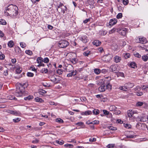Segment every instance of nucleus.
Here are the masks:
<instances>
[{
    "label": "nucleus",
    "mask_w": 148,
    "mask_h": 148,
    "mask_svg": "<svg viewBox=\"0 0 148 148\" xmlns=\"http://www.w3.org/2000/svg\"><path fill=\"white\" fill-rule=\"evenodd\" d=\"M18 10L17 6L12 4H10L6 8L4 15L7 16H10L14 18L18 15Z\"/></svg>",
    "instance_id": "obj_1"
},
{
    "label": "nucleus",
    "mask_w": 148,
    "mask_h": 148,
    "mask_svg": "<svg viewBox=\"0 0 148 148\" xmlns=\"http://www.w3.org/2000/svg\"><path fill=\"white\" fill-rule=\"evenodd\" d=\"M19 86H20L18 88H17L16 92L14 94V95L18 97H20L22 96L23 91L22 90L23 89H24L25 87H26L27 86V84L25 83L20 84Z\"/></svg>",
    "instance_id": "obj_2"
},
{
    "label": "nucleus",
    "mask_w": 148,
    "mask_h": 148,
    "mask_svg": "<svg viewBox=\"0 0 148 148\" xmlns=\"http://www.w3.org/2000/svg\"><path fill=\"white\" fill-rule=\"evenodd\" d=\"M69 44V42L66 40H62L60 41L58 46L61 48H64L66 47Z\"/></svg>",
    "instance_id": "obj_3"
},
{
    "label": "nucleus",
    "mask_w": 148,
    "mask_h": 148,
    "mask_svg": "<svg viewBox=\"0 0 148 148\" xmlns=\"http://www.w3.org/2000/svg\"><path fill=\"white\" fill-rule=\"evenodd\" d=\"M110 78V79H109V80H110L111 79L110 77H107L104 79H101L99 81V82H100L101 84H103L104 83V81H107L106 79H107L108 78ZM106 84H107V85H106V89L108 88L109 89H111L112 88V85L110 84L109 80L108 81V82L107 83H106Z\"/></svg>",
    "instance_id": "obj_4"
},
{
    "label": "nucleus",
    "mask_w": 148,
    "mask_h": 148,
    "mask_svg": "<svg viewBox=\"0 0 148 148\" xmlns=\"http://www.w3.org/2000/svg\"><path fill=\"white\" fill-rule=\"evenodd\" d=\"M135 112L132 110H129L127 111V115L129 117L130 120L132 121H134L135 119V117L133 116V115Z\"/></svg>",
    "instance_id": "obj_5"
},
{
    "label": "nucleus",
    "mask_w": 148,
    "mask_h": 148,
    "mask_svg": "<svg viewBox=\"0 0 148 148\" xmlns=\"http://www.w3.org/2000/svg\"><path fill=\"white\" fill-rule=\"evenodd\" d=\"M113 57V56L111 54H108L103 56L102 58L103 61L106 62H108L110 61Z\"/></svg>",
    "instance_id": "obj_6"
},
{
    "label": "nucleus",
    "mask_w": 148,
    "mask_h": 148,
    "mask_svg": "<svg viewBox=\"0 0 148 148\" xmlns=\"http://www.w3.org/2000/svg\"><path fill=\"white\" fill-rule=\"evenodd\" d=\"M57 76L55 75H50L49 77V78L51 81L55 83H58L59 80L56 78Z\"/></svg>",
    "instance_id": "obj_7"
},
{
    "label": "nucleus",
    "mask_w": 148,
    "mask_h": 148,
    "mask_svg": "<svg viewBox=\"0 0 148 148\" xmlns=\"http://www.w3.org/2000/svg\"><path fill=\"white\" fill-rule=\"evenodd\" d=\"M127 29L126 28H123L122 29H117V32H118L119 34H120L122 36H125L126 35V31Z\"/></svg>",
    "instance_id": "obj_8"
},
{
    "label": "nucleus",
    "mask_w": 148,
    "mask_h": 148,
    "mask_svg": "<svg viewBox=\"0 0 148 148\" xmlns=\"http://www.w3.org/2000/svg\"><path fill=\"white\" fill-rule=\"evenodd\" d=\"M145 124H142L140 123H138L136 125V128L141 130H143L145 128Z\"/></svg>",
    "instance_id": "obj_9"
},
{
    "label": "nucleus",
    "mask_w": 148,
    "mask_h": 148,
    "mask_svg": "<svg viewBox=\"0 0 148 148\" xmlns=\"http://www.w3.org/2000/svg\"><path fill=\"white\" fill-rule=\"evenodd\" d=\"M80 39L83 43H87L88 40V37L86 36H82L80 38Z\"/></svg>",
    "instance_id": "obj_10"
},
{
    "label": "nucleus",
    "mask_w": 148,
    "mask_h": 148,
    "mask_svg": "<svg viewBox=\"0 0 148 148\" xmlns=\"http://www.w3.org/2000/svg\"><path fill=\"white\" fill-rule=\"evenodd\" d=\"M75 125H77L78 126H80V127H79L77 129H79L80 128H84L85 125L84 123L82 122H79L75 124Z\"/></svg>",
    "instance_id": "obj_11"
},
{
    "label": "nucleus",
    "mask_w": 148,
    "mask_h": 148,
    "mask_svg": "<svg viewBox=\"0 0 148 148\" xmlns=\"http://www.w3.org/2000/svg\"><path fill=\"white\" fill-rule=\"evenodd\" d=\"M140 43L142 44H145L147 42V41L146 38H145L140 37L138 38Z\"/></svg>",
    "instance_id": "obj_12"
},
{
    "label": "nucleus",
    "mask_w": 148,
    "mask_h": 148,
    "mask_svg": "<svg viewBox=\"0 0 148 148\" xmlns=\"http://www.w3.org/2000/svg\"><path fill=\"white\" fill-rule=\"evenodd\" d=\"M125 84V86L126 87L127 90L130 88H132L134 86V84L133 83H128L126 84Z\"/></svg>",
    "instance_id": "obj_13"
},
{
    "label": "nucleus",
    "mask_w": 148,
    "mask_h": 148,
    "mask_svg": "<svg viewBox=\"0 0 148 148\" xmlns=\"http://www.w3.org/2000/svg\"><path fill=\"white\" fill-rule=\"evenodd\" d=\"M106 89V87L105 85L102 84L99 88V90L100 92H103Z\"/></svg>",
    "instance_id": "obj_14"
},
{
    "label": "nucleus",
    "mask_w": 148,
    "mask_h": 148,
    "mask_svg": "<svg viewBox=\"0 0 148 148\" xmlns=\"http://www.w3.org/2000/svg\"><path fill=\"white\" fill-rule=\"evenodd\" d=\"M121 60V57L116 56L114 58V61L116 63L119 62Z\"/></svg>",
    "instance_id": "obj_15"
},
{
    "label": "nucleus",
    "mask_w": 148,
    "mask_h": 148,
    "mask_svg": "<svg viewBox=\"0 0 148 148\" xmlns=\"http://www.w3.org/2000/svg\"><path fill=\"white\" fill-rule=\"evenodd\" d=\"M117 22V20L116 18H114L111 19L110 20L109 22V24L110 25H113L116 23Z\"/></svg>",
    "instance_id": "obj_16"
},
{
    "label": "nucleus",
    "mask_w": 148,
    "mask_h": 148,
    "mask_svg": "<svg viewBox=\"0 0 148 148\" xmlns=\"http://www.w3.org/2000/svg\"><path fill=\"white\" fill-rule=\"evenodd\" d=\"M117 67V65H113L110 66V69L111 70V71L115 72L116 71Z\"/></svg>",
    "instance_id": "obj_17"
},
{
    "label": "nucleus",
    "mask_w": 148,
    "mask_h": 148,
    "mask_svg": "<svg viewBox=\"0 0 148 148\" xmlns=\"http://www.w3.org/2000/svg\"><path fill=\"white\" fill-rule=\"evenodd\" d=\"M73 69V66L70 64L69 65L66 67V71L68 72H70L71 71H72Z\"/></svg>",
    "instance_id": "obj_18"
},
{
    "label": "nucleus",
    "mask_w": 148,
    "mask_h": 148,
    "mask_svg": "<svg viewBox=\"0 0 148 148\" xmlns=\"http://www.w3.org/2000/svg\"><path fill=\"white\" fill-rule=\"evenodd\" d=\"M7 112L8 113H10L16 116H18L19 115V113L16 111L8 110L7 111Z\"/></svg>",
    "instance_id": "obj_19"
},
{
    "label": "nucleus",
    "mask_w": 148,
    "mask_h": 148,
    "mask_svg": "<svg viewBox=\"0 0 148 148\" xmlns=\"http://www.w3.org/2000/svg\"><path fill=\"white\" fill-rule=\"evenodd\" d=\"M101 42L98 40H95L93 42V45L96 46H99L101 45Z\"/></svg>",
    "instance_id": "obj_20"
},
{
    "label": "nucleus",
    "mask_w": 148,
    "mask_h": 148,
    "mask_svg": "<svg viewBox=\"0 0 148 148\" xmlns=\"http://www.w3.org/2000/svg\"><path fill=\"white\" fill-rule=\"evenodd\" d=\"M33 96L32 95H29L27 97L24 98V100L25 101H30L33 99Z\"/></svg>",
    "instance_id": "obj_21"
},
{
    "label": "nucleus",
    "mask_w": 148,
    "mask_h": 148,
    "mask_svg": "<svg viewBox=\"0 0 148 148\" xmlns=\"http://www.w3.org/2000/svg\"><path fill=\"white\" fill-rule=\"evenodd\" d=\"M8 45L9 47L11 48L14 45V43L12 40H10L8 42Z\"/></svg>",
    "instance_id": "obj_22"
},
{
    "label": "nucleus",
    "mask_w": 148,
    "mask_h": 148,
    "mask_svg": "<svg viewBox=\"0 0 148 148\" xmlns=\"http://www.w3.org/2000/svg\"><path fill=\"white\" fill-rule=\"evenodd\" d=\"M77 74V72L75 71H72L71 73H70L69 74H68L67 75V76L68 77H71L73 75H76Z\"/></svg>",
    "instance_id": "obj_23"
},
{
    "label": "nucleus",
    "mask_w": 148,
    "mask_h": 148,
    "mask_svg": "<svg viewBox=\"0 0 148 148\" xmlns=\"http://www.w3.org/2000/svg\"><path fill=\"white\" fill-rule=\"evenodd\" d=\"M15 51L16 53L17 54H19L21 52V50L20 48L18 47H15Z\"/></svg>",
    "instance_id": "obj_24"
},
{
    "label": "nucleus",
    "mask_w": 148,
    "mask_h": 148,
    "mask_svg": "<svg viewBox=\"0 0 148 148\" xmlns=\"http://www.w3.org/2000/svg\"><path fill=\"white\" fill-rule=\"evenodd\" d=\"M62 7L64 10L66 9L65 6H64L63 3H61L58 6V8L57 9V10L58 11V10L62 8Z\"/></svg>",
    "instance_id": "obj_25"
},
{
    "label": "nucleus",
    "mask_w": 148,
    "mask_h": 148,
    "mask_svg": "<svg viewBox=\"0 0 148 148\" xmlns=\"http://www.w3.org/2000/svg\"><path fill=\"white\" fill-rule=\"evenodd\" d=\"M7 98L8 99L16 100L17 99L13 95H10L7 96Z\"/></svg>",
    "instance_id": "obj_26"
},
{
    "label": "nucleus",
    "mask_w": 148,
    "mask_h": 148,
    "mask_svg": "<svg viewBox=\"0 0 148 148\" xmlns=\"http://www.w3.org/2000/svg\"><path fill=\"white\" fill-rule=\"evenodd\" d=\"M109 109L111 111H115L116 108L114 105H111L109 107Z\"/></svg>",
    "instance_id": "obj_27"
},
{
    "label": "nucleus",
    "mask_w": 148,
    "mask_h": 148,
    "mask_svg": "<svg viewBox=\"0 0 148 148\" xmlns=\"http://www.w3.org/2000/svg\"><path fill=\"white\" fill-rule=\"evenodd\" d=\"M92 113V112L91 111L88 110L85 112H82L81 114L83 115H87L91 114Z\"/></svg>",
    "instance_id": "obj_28"
},
{
    "label": "nucleus",
    "mask_w": 148,
    "mask_h": 148,
    "mask_svg": "<svg viewBox=\"0 0 148 148\" xmlns=\"http://www.w3.org/2000/svg\"><path fill=\"white\" fill-rule=\"evenodd\" d=\"M66 9L64 10V9L62 7V8L59 9L58 10V11L59 13L60 12L62 13L63 14H64L65 13V11L67 10V8L66 6H65Z\"/></svg>",
    "instance_id": "obj_29"
},
{
    "label": "nucleus",
    "mask_w": 148,
    "mask_h": 148,
    "mask_svg": "<svg viewBox=\"0 0 148 148\" xmlns=\"http://www.w3.org/2000/svg\"><path fill=\"white\" fill-rule=\"evenodd\" d=\"M56 121L60 123H62L64 122L63 120L60 118H57L56 119Z\"/></svg>",
    "instance_id": "obj_30"
},
{
    "label": "nucleus",
    "mask_w": 148,
    "mask_h": 148,
    "mask_svg": "<svg viewBox=\"0 0 148 148\" xmlns=\"http://www.w3.org/2000/svg\"><path fill=\"white\" fill-rule=\"evenodd\" d=\"M92 112L93 114L95 115H97L99 113V110L98 109H95L93 110Z\"/></svg>",
    "instance_id": "obj_31"
},
{
    "label": "nucleus",
    "mask_w": 148,
    "mask_h": 148,
    "mask_svg": "<svg viewBox=\"0 0 148 148\" xmlns=\"http://www.w3.org/2000/svg\"><path fill=\"white\" fill-rule=\"evenodd\" d=\"M94 72L96 74L98 75L101 73V70L99 69H95L94 70Z\"/></svg>",
    "instance_id": "obj_32"
},
{
    "label": "nucleus",
    "mask_w": 148,
    "mask_h": 148,
    "mask_svg": "<svg viewBox=\"0 0 148 148\" xmlns=\"http://www.w3.org/2000/svg\"><path fill=\"white\" fill-rule=\"evenodd\" d=\"M39 94L43 95V94L46 93V91L42 89H40L39 90Z\"/></svg>",
    "instance_id": "obj_33"
},
{
    "label": "nucleus",
    "mask_w": 148,
    "mask_h": 148,
    "mask_svg": "<svg viewBox=\"0 0 148 148\" xmlns=\"http://www.w3.org/2000/svg\"><path fill=\"white\" fill-rule=\"evenodd\" d=\"M6 22L5 20L2 19L0 20V24L5 25H6Z\"/></svg>",
    "instance_id": "obj_34"
},
{
    "label": "nucleus",
    "mask_w": 148,
    "mask_h": 148,
    "mask_svg": "<svg viewBox=\"0 0 148 148\" xmlns=\"http://www.w3.org/2000/svg\"><path fill=\"white\" fill-rule=\"evenodd\" d=\"M142 59L143 61L146 62L148 60V57L147 55L143 56H142Z\"/></svg>",
    "instance_id": "obj_35"
},
{
    "label": "nucleus",
    "mask_w": 148,
    "mask_h": 148,
    "mask_svg": "<svg viewBox=\"0 0 148 148\" xmlns=\"http://www.w3.org/2000/svg\"><path fill=\"white\" fill-rule=\"evenodd\" d=\"M108 128L110 130L113 131L116 130H117V128L116 127H114L112 126H108Z\"/></svg>",
    "instance_id": "obj_36"
},
{
    "label": "nucleus",
    "mask_w": 148,
    "mask_h": 148,
    "mask_svg": "<svg viewBox=\"0 0 148 148\" xmlns=\"http://www.w3.org/2000/svg\"><path fill=\"white\" fill-rule=\"evenodd\" d=\"M116 29V28H113L112 30H110L109 32V33L110 34H111L112 33H114L116 31H117V29Z\"/></svg>",
    "instance_id": "obj_37"
},
{
    "label": "nucleus",
    "mask_w": 148,
    "mask_h": 148,
    "mask_svg": "<svg viewBox=\"0 0 148 148\" xmlns=\"http://www.w3.org/2000/svg\"><path fill=\"white\" fill-rule=\"evenodd\" d=\"M42 59V58L41 57L38 58L37 59V62L39 64L42 62H43V61Z\"/></svg>",
    "instance_id": "obj_38"
},
{
    "label": "nucleus",
    "mask_w": 148,
    "mask_h": 148,
    "mask_svg": "<svg viewBox=\"0 0 148 148\" xmlns=\"http://www.w3.org/2000/svg\"><path fill=\"white\" fill-rule=\"evenodd\" d=\"M130 66L132 68H134L135 67H136V64L134 62H132L130 63Z\"/></svg>",
    "instance_id": "obj_39"
},
{
    "label": "nucleus",
    "mask_w": 148,
    "mask_h": 148,
    "mask_svg": "<svg viewBox=\"0 0 148 148\" xmlns=\"http://www.w3.org/2000/svg\"><path fill=\"white\" fill-rule=\"evenodd\" d=\"M145 103L142 102H138L136 103V106H142Z\"/></svg>",
    "instance_id": "obj_40"
},
{
    "label": "nucleus",
    "mask_w": 148,
    "mask_h": 148,
    "mask_svg": "<svg viewBox=\"0 0 148 148\" xmlns=\"http://www.w3.org/2000/svg\"><path fill=\"white\" fill-rule=\"evenodd\" d=\"M35 101L37 102H42V100L41 98L36 97L35 99Z\"/></svg>",
    "instance_id": "obj_41"
},
{
    "label": "nucleus",
    "mask_w": 148,
    "mask_h": 148,
    "mask_svg": "<svg viewBox=\"0 0 148 148\" xmlns=\"http://www.w3.org/2000/svg\"><path fill=\"white\" fill-rule=\"evenodd\" d=\"M119 88L121 90H122L125 91H127V89L126 87L125 86V84L123 86H120Z\"/></svg>",
    "instance_id": "obj_42"
},
{
    "label": "nucleus",
    "mask_w": 148,
    "mask_h": 148,
    "mask_svg": "<svg viewBox=\"0 0 148 148\" xmlns=\"http://www.w3.org/2000/svg\"><path fill=\"white\" fill-rule=\"evenodd\" d=\"M21 118H17L16 119H13V121L14 123H18L21 120Z\"/></svg>",
    "instance_id": "obj_43"
},
{
    "label": "nucleus",
    "mask_w": 148,
    "mask_h": 148,
    "mask_svg": "<svg viewBox=\"0 0 148 148\" xmlns=\"http://www.w3.org/2000/svg\"><path fill=\"white\" fill-rule=\"evenodd\" d=\"M140 90L141 88L139 86H137L135 88V90L136 92L140 91Z\"/></svg>",
    "instance_id": "obj_44"
},
{
    "label": "nucleus",
    "mask_w": 148,
    "mask_h": 148,
    "mask_svg": "<svg viewBox=\"0 0 148 148\" xmlns=\"http://www.w3.org/2000/svg\"><path fill=\"white\" fill-rule=\"evenodd\" d=\"M140 122H145L146 121V119L145 116L142 117L140 119Z\"/></svg>",
    "instance_id": "obj_45"
},
{
    "label": "nucleus",
    "mask_w": 148,
    "mask_h": 148,
    "mask_svg": "<svg viewBox=\"0 0 148 148\" xmlns=\"http://www.w3.org/2000/svg\"><path fill=\"white\" fill-rule=\"evenodd\" d=\"M90 54V51H87L84 53L83 54L85 56H88Z\"/></svg>",
    "instance_id": "obj_46"
},
{
    "label": "nucleus",
    "mask_w": 148,
    "mask_h": 148,
    "mask_svg": "<svg viewBox=\"0 0 148 148\" xmlns=\"http://www.w3.org/2000/svg\"><path fill=\"white\" fill-rule=\"evenodd\" d=\"M21 72V69L20 67L17 68L16 69V72L17 73H20Z\"/></svg>",
    "instance_id": "obj_47"
},
{
    "label": "nucleus",
    "mask_w": 148,
    "mask_h": 148,
    "mask_svg": "<svg viewBox=\"0 0 148 148\" xmlns=\"http://www.w3.org/2000/svg\"><path fill=\"white\" fill-rule=\"evenodd\" d=\"M56 72L58 74L60 75L62 74L63 72V70L60 69H58L57 70Z\"/></svg>",
    "instance_id": "obj_48"
},
{
    "label": "nucleus",
    "mask_w": 148,
    "mask_h": 148,
    "mask_svg": "<svg viewBox=\"0 0 148 148\" xmlns=\"http://www.w3.org/2000/svg\"><path fill=\"white\" fill-rule=\"evenodd\" d=\"M20 44L21 47L23 48H24L26 46V44L23 42H20Z\"/></svg>",
    "instance_id": "obj_49"
},
{
    "label": "nucleus",
    "mask_w": 148,
    "mask_h": 148,
    "mask_svg": "<svg viewBox=\"0 0 148 148\" xmlns=\"http://www.w3.org/2000/svg\"><path fill=\"white\" fill-rule=\"evenodd\" d=\"M25 53L30 56H31L32 54V51L29 50H27L25 51Z\"/></svg>",
    "instance_id": "obj_50"
},
{
    "label": "nucleus",
    "mask_w": 148,
    "mask_h": 148,
    "mask_svg": "<svg viewBox=\"0 0 148 148\" xmlns=\"http://www.w3.org/2000/svg\"><path fill=\"white\" fill-rule=\"evenodd\" d=\"M115 145L114 144H109L107 145L108 148H112L114 147Z\"/></svg>",
    "instance_id": "obj_51"
},
{
    "label": "nucleus",
    "mask_w": 148,
    "mask_h": 148,
    "mask_svg": "<svg viewBox=\"0 0 148 148\" xmlns=\"http://www.w3.org/2000/svg\"><path fill=\"white\" fill-rule=\"evenodd\" d=\"M122 17V14L119 13L116 16V18L118 19L121 18Z\"/></svg>",
    "instance_id": "obj_52"
},
{
    "label": "nucleus",
    "mask_w": 148,
    "mask_h": 148,
    "mask_svg": "<svg viewBox=\"0 0 148 148\" xmlns=\"http://www.w3.org/2000/svg\"><path fill=\"white\" fill-rule=\"evenodd\" d=\"M123 4L125 5H127L129 3L128 0H123L122 1Z\"/></svg>",
    "instance_id": "obj_53"
},
{
    "label": "nucleus",
    "mask_w": 148,
    "mask_h": 148,
    "mask_svg": "<svg viewBox=\"0 0 148 148\" xmlns=\"http://www.w3.org/2000/svg\"><path fill=\"white\" fill-rule=\"evenodd\" d=\"M96 140L95 138L91 137L89 139V141L91 142H92L95 141Z\"/></svg>",
    "instance_id": "obj_54"
},
{
    "label": "nucleus",
    "mask_w": 148,
    "mask_h": 148,
    "mask_svg": "<svg viewBox=\"0 0 148 148\" xmlns=\"http://www.w3.org/2000/svg\"><path fill=\"white\" fill-rule=\"evenodd\" d=\"M71 62L73 64H75L77 62V60L76 58H73L71 60Z\"/></svg>",
    "instance_id": "obj_55"
},
{
    "label": "nucleus",
    "mask_w": 148,
    "mask_h": 148,
    "mask_svg": "<svg viewBox=\"0 0 148 148\" xmlns=\"http://www.w3.org/2000/svg\"><path fill=\"white\" fill-rule=\"evenodd\" d=\"M130 57V55L129 53H126L124 55V57L126 59Z\"/></svg>",
    "instance_id": "obj_56"
},
{
    "label": "nucleus",
    "mask_w": 148,
    "mask_h": 148,
    "mask_svg": "<svg viewBox=\"0 0 148 148\" xmlns=\"http://www.w3.org/2000/svg\"><path fill=\"white\" fill-rule=\"evenodd\" d=\"M34 74L31 72H28L27 73V75L29 77H32L34 76Z\"/></svg>",
    "instance_id": "obj_57"
},
{
    "label": "nucleus",
    "mask_w": 148,
    "mask_h": 148,
    "mask_svg": "<svg viewBox=\"0 0 148 148\" xmlns=\"http://www.w3.org/2000/svg\"><path fill=\"white\" fill-rule=\"evenodd\" d=\"M134 56L136 57L140 58L141 57V56L138 53H136L134 54Z\"/></svg>",
    "instance_id": "obj_58"
},
{
    "label": "nucleus",
    "mask_w": 148,
    "mask_h": 148,
    "mask_svg": "<svg viewBox=\"0 0 148 148\" xmlns=\"http://www.w3.org/2000/svg\"><path fill=\"white\" fill-rule=\"evenodd\" d=\"M114 111V114H115L116 115L120 114L121 113V112L120 111L118 110H115V111Z\"/></svg>",
    "instance_id": "obj_59"
},
{
    "label": "nucleus",
    "mask_w": 148,
    "mask_h": 148,
    "mask_svg": "<svg viewBox=\"0 0 148 148\" xmlns=\"http://www.w3.org/2000/svg\"><path fill=\"white\" fill-rule=\"evenodd\" d=\"M64 146L66 147H69V148L72 147H73V145H72L67 144L64 145Z\"/></svg>",
    "instance_id": "obj_60"
},
{
    "label": "nucleus",
    "mask_w": 148,
    "mask_h": 148,
    "mask_svg": "<svg viewBox=\"0 0 148 148\" xmlns=\"http://www.w3.org/2000/svg\"><path fill=\"white\" fill-rule=\"evenodd\" d=\"M104 114L106 115H108L109 114V112L106 110H104L103 111Z\"/></svg>",
    "instance_id": "obj_61"
},
{
    "label": "nucleus",
    "mask_w": 148,
    "mask_h": 148,
    "mask_svg": "<svg viewBox=\"0 0 148 148\" xmlns=\"http://www.w3.org/2000/svg\"><path fill=\"white\" fill-rule=\"evenodd\" d=\"M108 72V71L106 69H103L101 70V73H102L104 74Z\"/></svg>",
    "instance_id": "obj_62"
},
{
    "label": "nucleus",
    "mask_w": 148,
    "mask_h": 148,
    "mask_svg": "<svg viewBox=\"0 0 148 148\" xmlns=\"http://www.w3.org/2000/svg\"><path fill=\"white\" fill-rule=\"evenodd\" d=\"M40 72L42 73H46V69L45 68L42 69L40 70Z\"/></svg>",
    "instance_id": "obj_63"
},
{
    "label": "nucleus",
    "mask_w": 148,
    "mask_h": 148,
    "mask_svg": "<svg viewBox=\"0 0 148 148\" xmlns=\"http://www.w3.org/2000/svg\"><path fill=\"white\" fill-rule=\"evenodd\" d=\"M57 142L60 145H62L64 143V141L63 140H58Z\"/></svg>",
    "instance_id": "obj_64"
}]
</instances>
